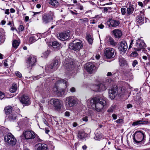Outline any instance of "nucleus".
<instances>
[{"instance_id":"0e129e2a","label":"nucleus","mask_w":150,"mask_h":150,"mask_svg":"<svg viewBox=\"0 0 150 150\" xmlns=\"http://www.w3.org/2000/svg\"><path fill=\"white\" fill-rule=\"evenodd\" d=\"M132 104H129L127 105V108H132Z\"/></svg>"},{"instance_id":"bf43d9fd","label":"nucleus","mask_w":150,"mask_h":150,"mask_svg":"<svg viewBox=\"0 0 150 150\" xmlns=\"http://www.w3.org/2000/svg\"><path fill=\"white\" fill-rule=\"evenodd\" d=\"M133 40H131V42H130V45H129V49H130V48H131L132 47L131 45L133 44Z\"/></svg>"},{"instance_id":"a878e982","label":"nucleus","mask_w":150,"mask_h":150,"mask_svg":"<svg viewBox=\"0 0 150 150\" xmlns=\"http://www.w3.org/2000/svg\"><path fill=\"white\" fill-rule=\"evenodd\" d=\"M48 3L52 6L55 8L57 7L59 5L58 2L55 0H50Z\"/></svg>"},{"instance_id":"ea45409f","label":"nucleus","mask_w":150,"mask_h":150,"mask_svg":"<svg viewBox=\"0 0 150 150\" xmlns=\"http://www.w3.org/2000/svg\"><path fill=\"white\" fill-rule=\"evenodd\" d=\"M88 21V19L87 18H84L82 19H80L79 21L80 23H86Z\"/></svg>"},{"instance_id":"1a4fd4ad","label":"nucleus","mask_w":150,"mask_h":150,"mask_svg":"<svg viewBox=\"0 0 150 150\" xmlns=\"http://www.w3.org/2000/svg\"><path fill=\"white\" fill-rule=\"evenodd\" d=\"M134 46V50L136 51H139L141 49H144L146 47V45L143 40L139 39L137 40Z\"/></svg>"},{"instance_id":"f3484780","label":"nucleus","mask_w":150,"mask_h":150,"mask_svg":"<svg viewBox=\"0 0 150 150\" xmlns=\"http://www.w3.org/2000/svg\"><path fill=\"white\" fill-rule=\"evenodd\" d=\"M20 102L23 105H28L30 104V98L27 95H23L19 98Z\"/></svg>"},{"instance_id":"412c9836","label":"nucleus","mask_w":150,"mask_h":150,"mask_svg":"<svg viewBox=\"0 0 150 150\" xmlns=\"http://www.w3.org/2000/svg\"><path fill=\"white\" fill-rule=\"evenodd\" d=\"M36 150H48L47 145L45 144L38 143L35 145Z\"/></svg>"},{"instance_id":"3c124183","label":"nucleus","mask_w":150,"mask_h":150,"mask_svg":"<svg viewBox=\"0 0 150 150\" xmlns=\"http://www.w3.org/2000/svg\"><path fill=\"white\" fill-rule=\"evenodd\" d=\"M83 120V121H84L85 122H87L88 121V117L87 116H85V117H83L82 119Z\"/></svg>"},{"instance_id":"864d4df0","label":"nucleus","mask_w":150,"mask_h":150,"mask_svg":"<svg viewBox=\"0 0 150 150\" xmlns=\"http://www.w3.org/2000/svg\"><path fill=\"white\" fill-rule=\"evenodd\" d=\"M98 27L99 28L101 29H102L104 28V26L102 24H100L98 25Z\"/></svg>"},{"instance_id":"49530a36","label":"nucleus","mask_w":150,"mask_h":150,"mask_svg":"<svg viewBox=\"0 0 150 150\" xmlns=\"http://www.w3.org/2000/svg\"><path fill=\"white\" fill-rule=\"evenodd\" d=\"M44 74H43L42 75H39L38 76H36L34 77V78H33V79L34 80H36L40 78V76H45Z\"/></svg>"},{"instance_id":"c85d7f7f","label":"nucleus","mask_w":150,"mask_h":150,"mask_svg":"<svg viewBox=\"0 0 150 150\" xmlns=\"http://www.w3.org/2000/svg\"><path fill=\"white\" fill-rule=\"evenodd\" d=\"M127 44L125 41H122V53H125L127 49Z\"/></svg>"},{"instance_id":"39448f33","label":"nucleus","mask_w":150,"mask_h":150,"mask_svg":"<svg viewBox=\"0 0 150 150\" xmlns=\"http://www.w3.org/2000/svg\"><path fill=\"white\" fill-rule=\"evenodd\" d=\"M59 67L58 60L54 59L53 63L46 67L45 70L47 72L51 73L56 70Z\"/></svg>"},{"instance_id":"4d7b16f0","label":"nucleus","mask_w":150,"mask_h":150,"mask_svg":"<svg viewBox=\"0 0 150 150\" xmlns=\"http://www.w3.org/2000/svg\"><path fill=\"white\" fill-rule=\"evenodd\" d=\"M121 56H120L119 57V64L120 66H121L122 65V59H121Z\"/></svg>"},{"instance_id":"e433bc0d","label":"nucleus","mask_w":150,"mask_h":150,"mask_svg":"<svg viewBox=\"0 0 150 150\" xmlns=\"http://www.w3.org/2000/svg\"><path fill=\"white\" fill-rule=\"evenodd\" d=\"M36 40V39L35 36H32L30 38L29 42L30 44L33 43Z\"/></svg>"},{"instance_id":"58836bf2","label":"nucleus","mask_w":150,"mask_h":150,"mask_svg":"<svg viewBox=\"0 0 150 150\" xmlns=\"http://www.w3.org/2000/svg\"><path fill=\"white\" fill-rule=\"evenodd\" d=\"M117 47L119 50L120 52V53L121 54L122 52V42H120L117 45Z\"/></svg>"},{"instance_id":"b1692460","label":"nucleus","mask_w":150,"mask_h":150,"mask_svg":"<svg viewBox=\"0 0 150 150\" xmlns=\"http://www.w3.org/2000/svg\"><path fill=\"white\" fill-rule=\"evenodd\" d=\"M95 136L94 138L96 140H99L103 138L102 134L100 132L98 128L96 129L95 132Z\"/></svg>"},{"instance_id":"4468645a","label":"nucleus","mask_w":150,"mask_h":150,"mask_svg":"<svg viewBox=\"0 0 150 150\" xmlns=\"http://www.w3.org/2000/svg\"><path fill=\"white\" fill-rule=\"evenodd\" d=\"M85 69L89 73L91 74L95 71L96 67L93 63L89 62L86 64Z\"/></svg>"},{"instance_id":"8fccbe9b","label":"nucleus","mask_w":150,"mask_h":150,"mask_svg":"<svg viewBox=\"0 0 150 150\" xmlns=\"http://www.w3.org/2000/svg\"><path fill=\"white\" fill-rule=\"evenodd\" d=\"M24 29V27L23 25H20L19 26L18 29L19 30L22 31Z\"/></svg>"},{"instance_id":"bb28decb","label":"nucleus","mask_w":150,"mask_h":150,"mask_svg":"<svg viewBox=\"0 0 150 150\" xmlns=\"http://www.w3.org/2000/svg\"><path fill=\"white\" fill-rule=\"evenodd\" d=\"M16 114L13 113V112H12L11 114H10L8 117L10 121H13L16 119Z\"/></svg>"},{"instance_id":"ddd939ff","label":"nucleus","mask_w":150,"mask_h":150,"mask_svg":"<svg viewBox=\"0 0 150 150\" xmlns=\"http://www.w3.org/2000/svg\"><path fill=\"white\" fill-rule=\"evenodd\" d=\"M115 50L112 48H107L105 50L104 54L106 58H110L115 56L114 54Z\"/></svg>"},{"instance_id":"2eb2a0df","label":"nucleus","mask_w":150,"mask_h":150,"mask_svg":"<svg viewBox=\"0 0 150 150\" xmlns=\"http://www.w3.org/2000/svg\"><path fill=\"white\" fill-rule=\"evenodd\" d=\"M53 15L52 13L44 14L42 16V21L44 23H47L53 19Z\"/></svg>"},{"instance_id":"338daca9","label":"nucleus","mask_w":150,"mask_h":150,"mask_svg":"<svg viewBox=\"0 0 150 150\" xmlns=\"http://www.w3.org/2000/svg\"><path fill=\"white\" fill-rule=\"evenodd\" d=\"M65 115L67 116H69L70 115V113L69 112L66 111L65 112Z\"/></svg>"},{"instance_id":"6ab92c4d","label":"nucleus","mask_w":150,"mask_h":150,"mask_svg":"<svg viewBox=\"0 0 150 150\" xmlns=\"http://www.w3.org/2000/svg\"><path fill=\"white\" fill-rule=\"evenodd\" d=\"M70 36V34L68 32H64L59 34L58 37L60 40L65 41L68 39Z\"/></svg>"},{"instance_id":"7c9ffc66","label":"nucleus","mask_w":150,"mask_h":150,"mask_svg":"<svg viewBox=\"0 0 150 150\" xmlns=\"http://www.w3.org/2000/svg\"><path fill=\"white\" fill-rule=\"evenodd\" d=\"M86 136L85 133L83 131H79L78 133V137L79 139H81Z\"/></svg>"},{"instance_id":"0eeeda50","label":"nucleus","mask_w":150,"mask_h":150,"mask_svg":"<svg viewBox=\"0 0 150 150\" xmlns=\"http://www.w3.org/2000/svg\"><path fill=\"white\" fill-rule=\"evenodd\" d=\"M76 104V101L74 98L70 96L65 98V104L67 108L69 109L73 107Z\"/></svg>"},{"instance_id":"4c0bfd02","label":"nucleus","mask_w":150,"mask_h":150,"mask_svg":"<svg viewBox=\"0 0 150 150\" xmlns=\"http://www.w3.org/2000/svg\"><path fill=\"white\" fill-rule=\"evenodd\" d=\"M35 140L37 142H42V140L40 139L37 134H35Z\"/></svg>"},{"instance_id":"dca6fc26","label":"nucleus","mask_w":150,"mask_h":150,"mask_svg":"<svg viewBox=\"0 0 150 150\" xmlns=\"http://www.w3.org/2000/svg\"><path fill=\"white\" fill-rule=\"evenodd\" d=\"M23 135L25 138L27 139L35 138V133L32 131H26L23 132Z\"/></svg>"},{"instance_id":"cd10ccee","label":"nucleus","mask_w":150,"mask_h":150,"mask_svg":"<svg viewBox=\"0 0 150 150\" xmlns=\"http://www.w3.org/2000/svg\"><path fill=\"white\" fill-rule=\"evenodd\" d=\"M86 39L88 41L89 43L91 44L93 43V38L92 35L89 34H87L86 35Z\"/></svg>"},{"instance_id":"2f4dec72","label":"nucleus","mask_w":150,"mask_h":150,"mask_svg":"<svg viewBox=\"0 0 150 150\" xmlns=\"http://www.w3.org/2000/svg\"><path fill=\"white\" fill-rule=\"evenodd\" d=\"M134 10V8L131 6L129 7L128 8H127V12L126 15H129L131 14L132 13Z\"/></svg>"},{"instance_id":"5701e85b","label":"nucleus","mask_w":150,"mask_h":150,"mask_svg":"<svg viewBox=\"0 0 150 150\" xmlns=\"http://www.w3.org/2000/svg\"><path fill=\"white\" fill-rule=\"evenodd\" d=\"M112 32L116 38H120L122 36V31L118 29H116L113 30Z\"/></svg>"},{"instance_id":"de8ad7c7","label":"nucleus","mask_w":150,"mask_h":150,"mask_svg":"<svg viewBox=\"0 0 150 150\" xmlns=\"http://www.w3.org/2000/svg\"><path fill=\"white\" fill-rule=\"evenodd\" d=\"M137 64V61L136 60H134L132 62V65L133 67H134Z\"/></svg>"},{"instance_id":"c756f323","label":"nucleus","mask_w":150,"mask_h":150,"mask_svg":"<svg viewBox=\"0 0 150 150\" xmlns=\"http://www.w3.org/2000/svg\"><path fill=\"white\" fill-rule=\"evenodd\" d=\"M20 42L19 40H14L12 42L13 47L15 49L17 48L19 45Z\"/></svg>"},{"instance_id":"13d9d810","label":"nucleus","mask_w":150,"mask_h":150,"mask_svg":"<svg viewBox=\"0 0 150 150\" xmlns=\"http://www.w3.org/2000/svg\"><path fill=\"white\" fill-rule=\"evenodd\" d=\"M45 132L46 134H48L50 132V130L48 128H45Z\"/></svg>"},{"instance_id":"f03ea898","label":"nucleus","mask_w":150,"mask_h":150,"mask_svg":"<svg viewBox=\"0 0 150 150\" xmlns=\"http://www.w3.org/2000/svg\"><path fill=\"white\" fill-rule=\"evenodd\" d=\"M64 83L67 87L68 85V83L67 81L60 78H58L54 86L52 88V91L58 96L61 97L65 93L64 90L63 89L59 88L57 85L58 84Z\"/></svg>"},{"instance_id":"09e8293b","label":"nucleus","mask_w":150,"mask_h":150,"mask_svg":"<svg viewBox=\"0 0 150 150\" xmlns=\"http://www.w3.org/2000/svg\"><path fill=\"white\" fill-rule=\"evenodd\" d=\"M5 96V95L3 93L0 91V99H2Z\"/></svg>"},{"instance_id":"72a5a7b5","label":"nucleus","mask_w":150,"mask_h":150,"mask_svg":"<svg viewBox=\"0 0 150 150\" xmlns=\"http://www.w3.org/2000/svg\"><path fill=\"white\" fill-rule=\"evenodd\" d=\"M142 120H138L132 123V125L133 126H135L137 125H143V123H142Z\"/></svg>"},{"instance_id":"473e14b6","label":"nucleus","mask_w":150,"mask_h":150,"mask_svg":"<svg viewBox=\"0 0 150 150\" xmlns=\"http://www.w3.org/2000/svg\"><path fill=\"white\" fill-rule=\"evenodd\" d=\"M17 85L16 84H13L11 88L10 89V91L11 93L15 92L17 90Z\"/></svg>"},{"instance_id":"79ce46f5","label":"nucleus","mask_w":150,"mask_h":150,"mask_svg":"<svg viewBox=\"0 0 150 150\" xmlns=\"http://www.w3.org/2000/svg\"><path fill=\"white\" fill-rule=\"evenodd\" d=\"M138 55L137 53L136 52H134L132 53L130 55L131 57H137Z\"/></svg>"},{"instance_id":"9b49d317","label":"nucleus","mask_w":150,"mask_h":150,"mask_svg":"<svg viewBox=\"0 0 150 150\" xmlns=\"http://www.w3.org/2000/svg\"><path fill=\"white\" fill-rule=\"evenodd\" d=\"M92 89L94 91H100L105 90L107 88L106 86L105 85L99 83L97 84H93L91 87Z\"/></svg>"},{"instance_id":"7ed1b4c3","label":"nucleus","mask_w":150,"mask_h":150,"mask_svg":"<svg viewBox=\"0 0 150 150\" xmlns=\"http://www.w3.org/2000/svg\"><path fill=\"white\" fill-rule=\"evenodd\" d=\"M83 46L82 42L80 40H76L70 44L69 47L74 51H78L82 48Z\"/></svg>"},{"instance_id":"20e7f679","label":"nucleus","mask_w":150,"mask_h":150,"mask_svg":"<svg viewBox=\"0 0 150 150\" xmlns=\"http://www.w3.org/2000/svg\"><path fill=\"white\" fill-rule=\"evenodd\" d=\"M144 133L142 131H138L133 135V139L136 143H138L145 140Z\"/></svg>"},{"instance_id":"f8f14e48","label":"nucleus","mask_w":150,"mask_h":150,"mask_svg":"<svg viewBox=\"0 0 150 150\" xmlns=\"http://www.w3.org/2000/svg\"><path fill=\"white\" fill-rule=\"evenodd\" d=\"M51 104H53L55 109L57 110H60L62 108L61 101L58 99H52L50 101Z\"/></svg>"},{"instance_id":"680f3d73","label":"nucleus","mask_w":150,"mask_h":150,"mask_svg":"<svg viewBox=\"0 0 150 150\" xmlns=\"http://www.w3.org/2000/svg\"><path fill=\"white\" fill-rule=\"evenodd\" d=\"M112 117L114 120H115L117 118V116L116 115L113 114L112 115Z\"/></svg>"},{"instance_id":"423d86ee","label":"nucleus","mask_w":150,"mask_h":150,"mask_svg":"<svg viewBox=\"0 0 150 150\" xmlns=\"http://www.w3.org/2000/svg\"><path fill=\"white\" fill-rule=\"evenodd\" d=\"M64 67L68 71H71L74 67V64L72 60L70 58L65 59L63 61Z\"/></svg>"},{"instance_id":"6e6552de","label":"nucleus","mask_w":150,"mask_h":150,"mask_svg":"<svg viewBox=\"0 0 150 150\" xmlns=\"http://www.w3.org/2000/svg\"><path fill=\"white\" fill-rule=\"evenodd\" d=\"M4 140L6 142L12 146L15 145L17 141L15 138L11 133L6 135L4 137Z\"/></svg>"},{"instance_id":"a18cd8bd","label":"nucleus","mask_w":150,"mask_h":150,"mask_svg":"<svg viewBox=\"0 0 150 150\" xmlns=\"http://www.w3.org/2000/svg\"><path fill=\"white\" fill-rule=\"evenodd\" d=\"M114 107L112 106L111 107H110L107 110V111L108 112H112L114 110Z\"/></svg>"},{"instance_id":"9d476101","label":"nucleus","mask_w":150,"mask_h":150,"mask_svg":"<svg viewBox=\"0 0 150 150\" xmlns=\"http://www.w3.org/2000/svg\"><path fill=\"white\" fill-rule=\"evenodd\" d=\"M37 62L36 57L33 55H31L28 57L26 62L28 64V68L31 69L32 67L36 64Z\"/></svg>"},{"instance_id":"393cba45","label":"nucleus","mask_w":150,"mask_h":150,"mask_svg":"<svg viewBox=\"0 0 150 150\" xmlns=\"http://www.w3.org/2000/svg\"><path fill=\"white\" fill-rule=\"evenodd\" d=\"M12 108L10 106H8L6 107L4 109V112L6 115H10L12 111Z\"/></svg>"},{"instance_id":"4be33fe9","label":"nucleus","mask_w":150,"mask_h":150,"mask_svg":"<svg viewBox=\"0 0 150 150\" xmlns=\"http://www.w3.org/2000/svg\"><path fill=\"white\" fill-rule=\"evenodd\" d=\"M140 14L141 15L138 16L136 18V21L137 22L142 24L144 23L143 21L144 20V15L143 12L142 11H140Z\"/></svg>"},{"instance_id":"603ef678","label":"nucleus","mask_w":150,"mask_h":150,"mask_svg":"<svg viewBox=\"0 0 150 150\" xmlns=\"http://www.w3.org/2000/svg\"><path fill=\"white\" fill-rule=\"evenodd\" d=\"M75 88L74 87H71L70 89V91L71 92H74L75 91Z\"/></svg>"},{"instance_id":"052dcab7","label":"nucleus","mask_w":150,"mask_h":150,"mask_svg":"<svg viewBox=\"0 0 150 150\" xmlns=\"http://www.w3.org/2000/svg\"><path fill=\"white\" fill-rule=\"evenodd\" d=\"M7 62L8 61L7 60H6L4 62V66L6 67L8 66V65L7 63Z\"/></svg>"},{"instance_id":"e2e57ef3","label":"nucleus","mask_w":150,"mask_h":150,"mask_svg":"<svg viewBox=\"0 0 150 150\" xmlns=\"http://www.w3.org/2000/svg\"><path fill=\"white\" fill-rule=\"evenodd\" d=\"M122 15L126 14V9L125 8H122Z\"/></svg>"},{"instance_id":"37998d69","label":"nucleus","mask_w":150,"mask_h":150,"mask_svg":"<svg viewBox=\"0 0 150 150\" xmlns=\"http://www.w3.org/2000/svg\"><path fill=\"white\" fill-rule=\"evenodd\" d=\"M123 65L125 67H127L128 66L127 61L124 59L122 58V65Z\"/></svg>"},{"instance_id":"c03bdc74","label":"nucleus","mask_w":150,"mask_h":150,"mask_svg":"<svg viewBox=\"0 0 150 150\" xmlns=\"http://www.w3.org/2000/svg\"><path fill=\"white\" fill-rule=\"evenodd\" d=\"M15 74L19 78H21L22 76L21 74L18 71H16Z\"/></svg>"},{"instance_id":"f257e3e1","label":"nucleus","mask_w":150,"mask_h":150,"mask_svg":"<svg viewBox=\"0 0 150 150\" xmlns=\"http://www.w3.org/2000/svg\"><path fill=\"white\" fill-rule=\"evenodd\" d=\"M90 102L93 106H94L96 111L99 112L105 105L106 101L99 97H95L90 100Z\"/></svg>"},{"instance_id":"f704fd0d","label":"nucleus","mask_w":150,"mask_h":150,"mask_svg":"<svg viewBox=\"0 0 150 150\" xmlns=\"http://www.w3.org/2000/svg\"><path fill=\"white\" fill-rule=\"evenodd\" d=\"M52 46L53 48H56L60 46V44L57 41H54L52 42Z\"/></svg>"},{"instance_id":"69168bd1","label":"nucleus","mask_w":150,"mask_h":150,"mask_svg":"<svg viewBox=\"0 0 150 150\" xmlns=\"http://www.w3.org/2000/svg\"><path fill=\"white\" fill-rule=\"evenodd\" d=\"M29 19V17L28 16H26L25 17V21H28Z\"/></svg>"},{"instance_id":"aec40b11","label":"nucleus","mask_w":150,"mask_h":150,"mask_svg":"<svg viewBox=\"0 0 150 150\" xmlns=\"http://www.w3.org/2000/svg\"><path fill=\"white\" fill-rule=\"evenodd\" d=\"M107 24L110 27H115L118 26L120 22L111 19L107 22Z\"/></svg>"},{"instance_id":"774afa93","label":"nucleus","mask_w":150,"mask_h":150,"mask_svg":"<svg viewBox=\"0 0 150 150\" xmlns=\"http://www.w3.org/2000/svg\"><path fill=\"white\" fill-rule=\"evenodd\" d=\"M10 12L11 13H14L15 12V10L13 8H11L10 9Z\"/></svg>"},{"instance_id":"a19ab883","label":"nucleus","mask_w":150,"mask_h":150,"mask_svg":"<svg viewBox=\"0 0 150 150\" xmlns=\"http://www.w3.org/2000/svg\"><path fill=\"white\" fill-rule=\"evenodd\" d=\"M50 53V51L48 50H47V51L45 52L44 53H43V54L44 55V57L45 58L47 57L49 54Z\"/></svg>"},{"instance_id":"a211bd4d","label":"nucleus","mask_w":150,"mask_h":150,"mask_svg":"<svg viewBox=\"0 0 150 150\" xmlns=\"http://www.w3.org/2000/svg\"><path fill=\"white\" fill-rule=\"evenodd\" d=\"M118 93L117 88L115 86L109 91V98L111 99H114Z\"/></svg>"},{"instance_id":"5fc2aeb1","label":"nucleus","mask_w":150,"mask_h":150,"mask_svg":"<svg viewBox=\"0 0 150 150\" xmlns=\"http://www.w3.org/2000/svg\"><path fill=\"white\" fill-rule=\"evenodd\" d=\"M97 21L93 19L91 20L90 21V23L91 24H95L97 22Z\"/></svg>"},{"instance_id":"6e6d98bb","label":"nucleus","mask_w":150,"mask_h":150,"mask_svg":"<svg viewBox=\"0 0 150 150\" xmlns=\"http://www.w3.org/2000/svg\"><path fill=\"white\" fill-rule=\"evenodd\" d=\"M142 123H143V125L145 124H149V122L147 120L145 121H142Z\"/></svg>"},{"instance_id":"c9c22d12","label":"nucleus","mask_w":150,"mask_h":150,"mask_svg":"<svg viewBox=\"0 0 150 150\" xmlns=\"http://www.w3.org/2000/svg\"><path fill=\"white\" fill-rule=\"evenodd\" d=\"M108 42L110 43V44L113 46H115V42L113 38L111 37H109V39Z\"/></svg>"}]
</instances>
